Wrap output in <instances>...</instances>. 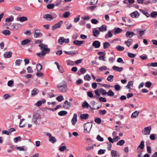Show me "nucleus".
<instances>
[{
	"label": "nucleus",
	"mask_w": 157,
	"mask_h": 157,
	"mask_svg": "<svg viewBox=\"0 0 157 157\" xmlns=\"http://www.w3.org/2000/svg\"><path fill=\"white\" fill-rule=\"evenodd\" d=\"M39 47L40 48L41 52L37 53L36 55L39 57H41L44 56L47 53H48L50 52V49L48 48V46L43 44H41L39 45Z\"/></svg>",
	"instance_id": "obj_1"
},
{
	"label": "nucleus",
	"mask_w": 157,
	"mask_h": 157,
	"mask_svg": "<svg viewBox=\"0 0 157 157\" xmlns=\"http://www.w3.org/2000/svg\"><path fill=\"white\" fill-rule=\"evenodd\" d=\"M67 86L64 81H62V82L59 84L57 85V87L61 92H65L67 91Z\"/></svg>",
	"instance_id": "obj_2"
},
{
	"label": "nucleus",
	"mask_w": 157,
	"mask_h": 157,
	"mask_svg": "<svg viewBox=\"0 0 157 157\" xmlns=\"http://www.w3.org/2000/svg\"><path fill=\"white\" fill-rule=\"evenodd\" d=\"M92 126V124L89 122H87L84 125V132L86 133H88Z\"/></svg>",
	"instance_id": "obj_3"
},
{
	"label": "nucleus",
	"mask_w": 157,
	"mask_h": 157,
	"mask_svg": "<svg viewBox=\"0 0 157 157\" xmlns=\"http://www.w3.org/2000/svg\"><path fill=\"white\" fill-rule=\"evenodd\" d=\"M41 118L40 115L39 113H35L32 119V122H33L36 124H38V121H39Z\"/></svg>",
	"instance_id": "obj_4"
},
{
	"label": "nucleus",
	"mask_w": 157,
	"mask_h": 157,
	"mask_svg": "<svg viewBox=\"0 0 157 157\" xmlns=\"http://www.w3.org/2000/svg\"><path fill=\"white\" fill-rule=\"evenodd\" d=\"M44 134L49 136V140L52 143H54L56 141V138L54 136H52L51 134L49 132H46Z\"/></svg>",
	"instance_id": "obj_5"
},
{
	"label": "nucleus",
	"mask_w": 157,
	"mask_h": 157,
	"mask_svg": "<svg viewBox=\"0 0 157 157\" xmlns=\"http://www.w3.org/2000/svg\"><path fill=\"white\" fill-rule=\"evenodd\" d=\"M151 129V126L146 127L144 129L142 132L144 135H149L150 133Z\"/></svg>",
	"instance_id": "obj_6"
},
{
	"label": "nucleus",
	"mask_w": 157,
	"mask_h": 157,
	"mask_svg": "<svg viewBox=\"0 0 157 157\" xmlns=\"http://www.w3.org/2000/svg\"><path fill=\"white\" fill-rule=\"evenodd\" d=\"M42 33L41 32L40 30L36 29L34 32L33 36L35 38L41 37L42 36Z\"/></svg>",
	"instance_id": "obj_7"
},
{
	"label": "nucleus",
	"mask_w": 157,
	"mask_h": 157,
	"mask_svg": "<svg viewBox=\"0 0 157 157\" xmlns=\"http://www.w3.org/2000/svg\"><path fill=\"white\" fill-rule=\"evenodd\" d=\"M58 42L60 44L62 45L63 43H68L69 42V39L68 38L65 39L64 37H61L58 40Z\"/></svg>",
	"instance_id": "obj_8"
},
{
	"label": "nucleus",
	"mask_w": 157,
	"mask_h": 157,
	"mask_svg": "<svg viewBox=\"0 0 157 157\" xmlns=\"http://www.w3.org/2000/svg\"><path fill=\"white\" fill-rule=\"evenodd\" d=\"M63 21H60L58 22L55 24L52 27V30H55L58 28H60L61 26L63 24Z\"/></svg>",
	"instance_id": "obj_9"
},
{
	"label": "nucleus",
	"mask_w": 157,
	"mask_h": 157,
	"mask_svg": "<svg viewBox=\"0 0 157 157\" xmlns=\"http://www.w3.org/2000/svg\"><path fill=\"white\" fill-rule=\"evenodd\" d=\"M43 17L47 20L49 21L52 20L54 18V17L50 14H46L43 16Z\"/></svg>",
	"instance_id": "obj_10"
},
{
	"label": "nucleus",
	"mask_w": 157,
	"mask_h": 157,
	"mask_svg": "<svg viewBox=\"0 0 157 157\" xmlns=\"http://www.w3.org/2000/svg\"><path fill=\"white\" fill-rule=\"evenodd\" d=\"M71 104L70 102H68L67 100L65 101L63 104V106L64 108L66 109L69 108L71 106Z\"/></svg>",
	"instance_id": "obj_11"
},
{
	"label": "nucleus",
	"mask_w": 157,
	"mask_h": 157,
	"mask_svg": "<svg viewBox=\"0 0 157 157\" xmlns=\"http://www.w3.org/2000/svg\"><path fill=\"white\" fill-rule=\"evenodd\" d=\"M21 27V24H15L12 25V29L13 30H16L20 29Z\"/></svg>",
	"instance_id": "obj_12"
},
{
	"label": "nucleus",
	"mask_w": 157,
	"mask_h": 157,
	"mask_svg": "<svg viewBox=\"0 0 157 157\" xmlns=\"http://www.w3.org/2000/svg\"><path fill=\"white\" fill-rule=\"evenodd\" d=\"M77 121V115L75 113L74 114L73 117L71 120V123L72 125H74L76 124Z\"/></svg>",
	"instance_id": "obj_13"
},
{
	"label": "nucleus",
	"mask_w": 157,
	"mask_h": 157,
	"mask_svg": "<svg viewBox=\"0 0 157 157\" xmlns=\"http://www.w3.org/2000/svg\"><path fill=\"white\" fill-rule=\"evenodd\" d=\"M135 35V34L133 32L130 31H127L126 34V36L129 38H131Z\"/></svg>",
	"instance_id": "obj_14"
},
{
	"label": "nucleus",
	"mask_w": 157,
	"mask_h": 157,
	"mask_svg": "<svg viewBox=\"0 0 157 157\" xmlns=\"http://www.w3.org/2000/svg\"><path fill=\"white\" fill-rule=\"evenodd\" d=\"M92 45L95 48H99L100 46V43L98 41H95L93 42Z\"/></svg>",
	"instance_id": "obj_15"
},
{
	"label": "nucleus",
	"mask_w": 157,
	"mask_h": 157,
	"mask_svg": "<svg viewBox=\"0 0 157 157\" xmlns=\"http://www.w3.org/2000/svg\"><path fill=\"white\" fill-rule=\"evenodd\" d=\"M111 155L112 157H119V155L117 152L115 150H112Z\"/></svg>",
	"instance_id": "obj_16"
},
{
	"label": "nucleus",
	"mask_w": 157,
	"mask_h": 157,
	"mask_svg": "<svg viewBox=\"0 0 157 157\" xmlns=\"http://www.w3.org/2000/svg\"><path fill=\"white\" fill-rule=\"evenodd\" d=\"M130 16L132 18H137L139 16V14L137 11H134L131 13Z\"/></svg>",
	"instance_id": "obj_17"
},
{
	"label": "nucleus",
	"mask_w": 157,
	"mask_h": 157,
	"mask_svg": "<svg viewBox=\"0 0 157 157\" xmlns=\"http://www.w3.org/2000/svg\"><path fill=\"white\" fill-rule=\"evenodd\" d=\"M113 36L111 31H109L108 33L106 34L105 36V38L106 39H108L109 38L112 37Z\"/></svg>",
	"instance_id": "obj_18"
},
{
	"label": "nucleus",
	"mask_w": 157,
	"mask_h": 157,
	"mask_svg": "<svg viewBox=\"0 0 157 157\" xmlns=\"http://www.w3.org/2000/svg\"><path fill=\"white\" fill-rule=\"evenodd\" d=\"M95 103V102L94 101H92L91 102L90 104L92 106H90V108L91 109H94V110L98 109H99L100 108V107H101V106H98L97 108H95L94 107V105Z\"/></svg>",
	"instance_id": "obj_19"
},
{
	"label": "nucleus",
	"mask_w": 157,
	"mask_h": 157,
	"mask_svg": "<svg viewBox=\"0 0 157 157\" xmlns=\"http://www.w3.org/2000/svg\"><path fill=\"white\" fill-rule=\"evenodd\" d=\"M99 30L101 32L105 31L107 30V26L104 25H102L98 28Z\"/></svg>",
	"instance_id": "obj_20"
},
{
	"label": "nucleus",
	"mask_w": 157,
	"mask_h": 157,
	"mask_svg": "<svg viewBox=\"0 0 157 157\" xmlns=\"http://www.w3.org/2000/svg\"><path fill=\"white\" fill-rule=\"evenodd\" d=\"M12 52H5L4 56L5 58H9L11 57Z\"/></svg>",
	"instance_id": "obj_21"
},
{
	"label": "nucleus",
	"mask_w": 157,
	"mask_h": 157,
	"mask_svg": "<svg viewBox=\"0 0 157 157\" xmlns=\"http://www.w3.org/2000/svg\"><path fill=\"white\" fill-rule=\"evenodd\" d=\"M84 42H85L83 40L79 41L78 40H74L73 42L75 44L77 45H80L84 43Z\"/></svg>",
	"instance_id": "obj_22"
},
{
	"label": "nucleus",
	"mask_w": 157,
	"mask_h": 157,
	"mask_svg": "<svg viewBox=\"0 0 157 157\" xmlns=\"http://www.w3.org/2000/svg\"><path fill=\"white\" fill-rule=\"evenodd\" d=\"M139 111H136L134 112L131 115V117L132 118H135L139 114Z\"/></svg>",
	"instance_id": "obj_23"
},
{
	"label": "nucleus",
	"mask_w": 157,
	"mask_h": 157,
	"mask_svg": "<svg viewBox=\"0 0 157 157\" xmlns=\"http://www.w3.org/2000/svg\"><path fill=\"white\" fill-rule=\"evenodd\" d=\"M89 115L87 113L81 114L80 115V118L81 119H87L89 117Z\"/></svg>",
	"instance_id": "obj_24"
},
{
	"label": "nucleus",
	"mask_w": 157,
	"mask_h": 157,
	"mask_svg": "<svg viewBox=\"0 0 157 157\" xmlns=\"http://www.w3.org/2000/svg\"><path fill=\"white\" fill-rule=\"evenodd\" d=\"M112 69L114 70L119 71V72H121V71L123 70V68L122 67H118L116 66H114L113 67Z\"/></svg>",
	"instance_id": "obj_25"
},
{
	"label": "nucleus",
	"mask_w": 157,
	"mask_h": 157,
	"mask_svg": "<svg viewBox=\"0 0 157 157\" xmlns=\"http://www.w3.org/2000/svg\"><path fill=\"white\" fill-rule=\"evenodd\" d=\"M93 35L95 37H97L98 35L99 34L100 32L99 31L95 29H94L93 31Z\"/></svg>",
	"instance_id": "obj_26"
},
{
	"label": "nucleus",
	"mask_w": 157,
	"mask_h": 157,
	"mask_svg": "<svg viewBox=\"0 0 157 157\" xmlns=\"http://www.w3.org/2000/svg\"><path fill=\"white\" fill-rule=\"evenodd\" d=\"M2 33L6 36H9L11 34L10 31L9 30H6L3 31Z\"/></svg>",
	"instance_id": "obj_27"
},
{
	"label": "nucleus",
	"mask_w": 157,
	"mask_h": 157,
	"mask_svg": "<svg viewBox=\"0 0 157 157\" xmlns=\"http://www.w3.org/2000/svg\"><path fill=\"white\" fill-rule=\"evenodd\" d=\"M144 142L142 140L141 142L140 143L139 145V146L137 147V149H138V148H140L141 149H143L144 148Z\"/></svg>",
	"instance_id": "obj_28"
},
{
	"label": "nucleus",
	"mask_w": 157,
	"mask_h": 157,
	"mask_svg": "<svg viewBox=\"0 0 157 157\" xmlns=\"http://www.w3.org/2000/svg\"><path fill=\"white\" fill-rule=\"evenodd\" d=\"M99 90H96L94 91V92L96 96H94V98H98L100 96Z\"/></svg>",
	"instance_id": "obj_29"
},
{
	"label": "nucleus",
	"mask_w": 157,
	"mask_h": 157,
	"mask_svg": "<svg viewBox=\"0 0 157 157\" xmlns=\"http://www.w3.org/2000/svg\"><path fill=\"white\" fill-rule=\"evenodd\" d=\"M30 42V40L29 39H26L22 41L21 44L22 45H25Z\"/></svg>",
	"instance_id": "obj_30"
},
{
	"label": "nucleus",
	"mask_w": 157,
	"mask_h": 157,
	"mask_svg": "<svg viewBox=\"0 0 157 157\" xmlns=\"http://www.w3.org/2000/svg\"><path fill=\"white\" fill-rule=\"evenodd\" d=\"M132 40L131 39H129L127 41H125L124 43L126 44L127 46L129 47L132 44Z\"/></svg>",
	"instance_id": "obj_31"
},
{
	"label": "nucleus",
	"mask_w": 157,
	"mask_h": 157,
	"mask_svg": "<svg viewBox=\"0 0 157 157\" xmlns=\"http://www.w3.org/2000/svg\"><path fill=\"white\" fill-rule=\"evenodd\" d=\"M67 112L66 111H62L59 112L58 114L60 116H65L67 114Z\"/></svg>",
	"instance_id": "obj_32"
},
{
	"label": "nucleus",
	"mask_w": 157,
	"mask_h": 157,
	"mask_svg": "<svg viewBox=\"0 0 157 157\" xmlns=\"http://www.w3.org/2000/svg\"><path fill=\"white\" fill-rule=\"evenodd\" d=\"M116 49L119 51H122L124 50V48L118 45L116 47Z\"/></svg>",
	"instance_id": "obj_33"
},
{
	"label": "nucleus",
	"mask_w": 157,
	"mask_h": 157,
	"mask_svg": "<svg viewBox=\"0 0 157 157\" xmlns=\"http://www.w3.org/2000/svg\"><path fill=\"white\" fill-rule=\"evenodd\" d=\"M106 94L109 96L112 97L114 96V93L110 89L108 92H107Z\"/></svg>",
	"instance_id": "obj_34"
},
{
	"label": "nucleus",
	"mask_w": 157,
	"mask_h": 157,
	"mask_svg": "<svg viewBox=\"0 0 157 157\" xmlns=\"http://www.w3.org/2000/svg\"><path fill=\"white\" fill-rule=\"evenodd\" d=\"M67 64L68 65H74L75 64V62L71 60H68L66 61Z\"/></svg>",
	"instance_id": "obj_35"
},
{
	"label": "nucleus",
	"mask_w": 157,
	"mask_h": 157,
	"mask_svg": "<svg viewBox=\"0 0 157 157\" xmlns=\"http://www.w3.org/2000/svg\"><path fill=\"white\" fill-rule=\"evenodd\" d=\"M39 91L36 88H34L32 91V95L33 96L37 94Z\"/></svg>",
	"instance_id": "obj_36"
},
{
	"label": "nucleus",
	"mask_w": 157,
	"mask_h": 157,
	"mask_svg": "<svg viewBox=\"0 0 157 157\" xmlns=\"http://www.w3.org/2000/svg\"><path fill=\"white\" fill-rule=\"evenodd\" d=\"M103 48L106 49L110 46V44L107 42H105L103 43Z\"/></svg>",
	"instance_id": "obj_37"
},
{
	"label": "nucleus",
	"mask_w": 157,
	"mask_h": 157,
	"mask_svg": "<svg viewBox=\"0 0 157 157\" xmlns=\"http://www.w3.org/2000/svg\"><path fill=\"white\" fill-rule=\"evenodd\" d=\"M55 5L54 4H50L47 5V7L48 9H51L54 8Z\"/></svg>",
	"instance_id": "obj_38"
},
{
	"label": "nucleus",
	"mask_w": 157,
	"mask_h": 157,
	"mask_svg": "<svg viewBox=\"0 0 157 157\" xmlns=\"http://www.w3.org/2000/svg\"><path fill=\"white\" fill-rule=\"evenodd\" d=\"M36 67L37 70L38 71H40L42 70V66L41 64L39 63L36 64Z\"/></svg>",
	"instance_id": "obj_39"
},
{
	"label": "nucleus",
	"mask_w": 157,
	"mask_h": 157,
	"mask_svg": "<svg viewBox=\"0 0 157 157\" xmlns=\"http://www.w3.org/2000/svg\"><path fill=\"white\" fill-rule=\"evenodd\" d=\"M114 78V76L113 75H109L108 76L107 78V80L110 82H112L113 81V78Z\"/></svg>",
	"instance_id": "obj_40"
},
{
	"label": "nucleus",
	"mask_w": 157,
	"mask_h": 157,
	"mask_svg": "<svg viewBox=\"0 0 157 157\" xmlns=\"http://www.w3.org/2000/svg\"><path fill=\"white\" fill-rule=\"evenodd\" d=\"M70 15V14L69 12H66L63 14V17L65 18H66L69 17Z\"/></svg>",
	"instance_id": "obj_41"
},
{
	"label": "nucleus",
	"mask_w": 157,
	"mask_h": 157,
	"mask_svg": "<svg viewBox=\"0 0 157 157\" xmlns=\"http://www.w3.org/2000/svg\"><path fill=\"white\" fill-rule=\"evenodd\" d=\"M124 143L125 141L124 140H122L117 142V145L122 146Z\"/></svg>",
	"instance_id": "obj_42"
},
{
	"label": "nucleus",
	"mask_w": 157,
	"mask_h": 157,
	"mask_svg": "<svg viewBox=\"0 0 157 157\" xmlns=\"http://www.w3.org/2000/svg\"><path fill=\"white\" fill-rule=\"evenodd\" d=\"M136 31L139 33V34L140 36H142L144 35L145 33V30L143 31H140L139 30V29H136Z\"/></svg>",
	"instance_id": "obj_43"
},
{
	"label": "nucleus",
	"mask_w": 157,
	"mask_h": 157,
	"mask_svg": "<svg viewBox=\"0 0 157 157\" xmlns=\"http://www.w3.org/2000/svg\"><path fill=\"white\" fill-rule=\"evenodd\" d=\"M90 2L89 4L90 5H95L97 3L98 0H90Z\"/></svg>",
	"instance_id": "obj_44"
},
{
	"label": "nucleus",
	"mask_w": 157,
	"mask_h": 157,
	"mask_svg": "<svg viewBox=\"0 0 157 157\" xmlns=\"http://www.w3.org/2000/svg\"><path fill=\"white\" fill-rule=\"evenodd\" d=\"M99 91L102 95H105L107 94V92L106 90L102 88L100 89L99 90Z\"/></svg>",
	"instance_id": "obj_45"
},
{
	"label": "nucleus",
	"mask_w": 157,
	"mask_h": 157,
	"mask_svg": "<svg viewBox=\"0 0 157 157\" xmlns=\"http://www.w3.org/2000/svg\"><path fill=\"white\" fill-rule=\"evenodd\" d=\"M27 20V18L26 17H22L19 18V21L22 22L26 21Z\"/></svg>",
	"instance_id": "obj_46"
},
{
	"label": "nucleus",
	"mask_w": 157,
	"mask_h": 157,
	"mask_svg": "<svg viewBox=\"0 0 157 157\" xmlns=\"http://www.w3.org/2000/svg\"><path fill=\"white\" fill-rule=\"evenodd\" d=\"M84 79L86 80L90 81L91 79V78L89 75L87 74L84 76Z\"/></svg>",
	"instance_id": "obj_47"
},
{
	"label": "nucleus",
	"mask_w": 157,
	"mask_h": 157,
	"mask_svg": "<svg viewBox=\"0 0 157 157\" xmlns=\"http://www.w3.org/2000/svg\"><path fill=\"white\" fill-rule=\"evenodd\" d=\"M82 106L84 108H87L89 106V105L87 102H85L83 103Z\"/></svg>",
	"instance_id": "obj_48"
},
{
	"label": "nucleus",
	"mask_w": 157,
	"mask_h": 157,
	"mask_svg": "<svg viewBox=\"0 0 157 157\" xmlns=\"http://www.w3.org/2000/svg\"><path fill=\"white\" fill-rule=\"evenodd\" d=\"M152 84V83L151 82L149 81H148L146 82L145 85V86L146 87H147V88H150L151 85Z\"/></svg>",
	"instance_id": "obj_49"
},
{
	"label": "nucleus",
	"mask_w": 157,
	"mask_h": 157,
	"mask_svg": "<svg viewBox=\"0 0 157 157\" xmlns=\"http://www.w3.org/2000/svg\"><path fill=\"white\" fill-rule=\"evenodd\" d=\"M96 139L99 141L102 142L104 141V139L103 138L101 137L99 135L97 136Z\"/></svg>",
	"instance_id": "obj_50"
},
{
	"label": "nucleus",
	"mask_w": 157,
	"mask_h": 157,
	"mask_svg": "<svg viewBox=\"0 0 157 157\" xmlns=\"http://www.w3.org/2000/svg\"><path fill=\"white\" fill-rule=\"evenodd\" d=\"M13 81L12 80L9 81L7 83L8 86L10 87H12L13 86Z\"/></svg>",
	"instance_id": "obj_51"
},
{
	"label": "nucleus",
	"mask_w": 157,
	"mask_h": 157,
	"mask_svg": "<svg viewBox=\"0 0 157 157\" xmlns=\"http://www.w3.org/2000/svg\"><path fill=\"white\" fill-rule=\"evenodd\" d=\"M67 147L66 146H64L60 147H59V150L61 151L62 152L66 150Z\"/></svg>",
	"instance_id": "obj_52"
},
{
	"label": "nucleus",
	"mask_w": 157,
	"mask_h": 157,
	"mask_svg": "<svg viewBox=\"0 0 157 157\" xmlns=\"http://www.w3.org/2000/svg\"><path fill=\"white\" fill-rule=\"evenodd\" d=\"M56 99L58 101H61L63 100V96L60 95L57 97Z\"/></svg>",
	"instance_id": "obj_53"
},
{
	"label": "nucleus",
	"mask_w": 157,
	"mask_h": 157,
	"mask_svg": "<svg viewBox=\"0 0 157 157\" xmlns=\"http://www.w3.org/2000/svg\"><path fill=\"white\" fill-rule=\"evenodd\" d=\"M13 17L11 16L9 18H7L6 19L5 21L7 22H10L13 21Z\"/></svg>",
	"instance_id": "obj_54"
},
{
	"label": "nucleus",
	"mask_w": 157,
	"mask_h": 157,
	"mask_svg": "<svg viewBox=\"0 0 157 157\" xmlns=\"http://www.w3.org/2000/svg\"><path fill=\"white\" fill-rule=\"evenodd\" d=\"M122 30L121 29L117 28L115 29L114 32L115 33L117 34L121 33L122 31Z\"/></svg>",
	"instance_id": "obj_55"
},
{
	"label": "nucleus",
	"mask_w": 157,
	"mask_h": 157,
	"mask_svg": "<svg viewBox=\"0 0 157 157\" xmlns=\"http://www.w3.org/2000/svg\"><path fill=\"white\" fill-rule=\"evenodd\" d=\"M133 85V82L132 81H129L128 82L127 85L126 86V87L128 89L130 88V86H132Z\"/></svg>",
	"instance_id": "obj_56"
},
{
	"label": "nucleus",
	"mask_w": 157,
	"mask_h": 157,
	"mask_svg": "<svg viewBox=\"0 0 157 157\" xmlns=\"http://www.w3.org/2000/svg\"><path fill=\"white\" fill-rule=\"evenodd\" d=\"M151 16L152 17L154 18L157 16V12H153L151 14Z\"/></svg>",
	"instance_id": "obj_57"
},
{
	"label": "nucleus",
	"mask_w": 157,
	"mask_h": 157,
	"mask_svg": "<svg viewBox=\"0 0 157 157\" xmlns=\"http://www.w3.org/2000/svg\"><path fill=\"white\" fill-rule=\"evenodd\" d=\"M99 112L101 115H104L107 112L106 110L104 109L103 110H99Z\"/></svg>",
	"instance_id": "obj_58"
},
{
	"label": "nucleus",
	"mask_w": 157,
	"mask_h": 157,
	"mask_svg": "<svg viewBox=\"0 0 157 157\" xmlns=\"http://www.w3.org/2000/svg\"><path fill=\"white\" fill-rule=\"evenodd\" d=\"M22 61V59H17L15 61V64L16 65L19 66L21 62Z\"/></svg>",
	"instance_id": "obj_59"
},
{
	"label": "nucleus",
	"mask_w": 157,
	"mask_h": 157,
	"mask_svg": "<svg viewBox=\"0 0 157 157\" xmlns=\"http://www.w3.org/2000/svg\"><path fill=\"white\" fill-rule=\"evenodd\" d=\"M95 122L98 124H100L101 122V120L100 118H98L95 119Z\"/></svg>",
	"instance_id": "obj_60"
},
{
	"label": "nucleus",
	"mask_w": 157,
	"mask_h": 157,
	"mask_svg": "<svg viewBox=\"0 0 157 157\" xmlns=\"http://www.w3.org/2000/svg\"><path fill=\"white\" fill-rule=\"evenodd\" d=\"M80 15H78L76 17H75L74 19V22L75 23L78 22L80 20Z\"/></svg>",
	"instance_id": "obj_61"
},
{
	"label": "nucleus",
	"mask_w": 157,
	"mask_h": 157,
	"mask_svg": "<svg viewBox=\"0 0 157 157\" xmlns=\"http://www.w3.org/2000/svg\"><path fill=\"white\" fill-rule=\"evenodd\" d=\"M27 69L28 70V72L29 73H32L33 72V70L31 68V67L29 66L27 68Z\"/></svg>",
	"instance_id": "obj_62"
},
{
	"label": "nucleus",
	"mask_w": 157,
	"mask_h": 157,
	"mask_svg": "<svg viewBox=\"0 0 157 157\" xmlns=\"http://www.w3.org/2000/svg\"><path fill=\"white\" fill-rule=\"evenodd\" d=\"M19 140H21V137L20 136H18L17 137H16L14 139V141L15 143H17Z\"/></svg>",
	"instance_id": "obj_63"
},
{
	"label": "nucleus",
	"mask_w": 157,
	"mask_h": 157,
	"mask_svg": "<svg viewBox=\"0 0 157 157\" xmlns=\"http://www.w3.org/2000/svg\"><path fill=\"white\" fill-rule=\"evenodd\" d=\"M91 22L93 24H96L98 23V21L96 19H93L91 20Z\"/></svg>",
	"instance_id": "obj_64"
}]
</instances>
